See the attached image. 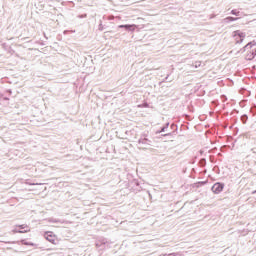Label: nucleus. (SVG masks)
Instances as JSON below:
<instances>
[{
	"label": "nucleus",
	"mask_w": 256,
	"mask_h": 256,
	"mask_svg": "<svg viewBox=\"0 0 256 256\" xmlns=\"http://www.w3.org/2000/svg\"><path fill=\"white\" fill-rule=\"evenodd\" d=\"M240 121H241V123H243V125H247V121H249V116L247 114H243L240 117Z\"/></svg>",
	"instance_id": "ddd939ff"
},
{
	"label": "nucleus",
	"mask_w": 256,
	"mask_h": 256,
	"mask_svg": "<svg viewBox=\"0 0 256 256\" xmlns=\"http://www.w3.org/2000/svg\"><path fill=\"white\" fill-rule=\"evenodd\" d=\"M44 37H45V39H49V37H47V34H45V33H44Z\"/></svg>",
	"instance_id": "c756f323"
},
{
	"label": "nucleus",
	"mask_w": 256,
	"mask_h": 256,
	"mask_svg": "<svg viewBox=\"0 0 256 256\" xmlns=\"http://www.w3.org/2000/svg\"><path fill=\"white\" fill-rule=\"evenodd\" d=\"M20 243H21V245H26V246H28L29 247V241H27V239H22V240H20Z\"/></svg>",
	"instance_id": "f3484780"
},
{
	"label": "nucleus",
	"mask_w": 256,
	"mask_h": 256,
	"mask_svg": "<svg viewBox=\"0 0 256 256\" xmlns=\"http://www.w3.org/2000/svg\"><path fill=\"white\" fill-rule=\"evenodd\" d=\"M232 37L235 39L238 45H241V43L245 41V37H247V34H245V32H242L241 30H235L232 34Z\"/></svg>",
	"instance_id": "f257e3e1"
},
{
	"label": "nucleus",
	"mask_w": 256,
	"mask_h": 256,
	"mask_svg": "<svg viewBox=\"0 0 256 256\" xmlns=\"http://www.w3.org/2000/svg\"><path fill=\"white\" fill-rule=\"evenodd\" d=\"M27 185H41V183H31V182H27Z\"/></svg>",
	"instance_id": "a878e982"
},
{
	"label": "nucleus",
	"mask_w": 256,
	"mask_h": 256,
	"mask_svg": "<svg viewBox=\"0 0 256 256\" xmlns=\"http://www.w3.org/2000/svg\"><path fill=\"white\" fill-rule=\"evenodd\" d=\"M44 238L46 241H49V243H52V245H57V235L52 231L44 232Z\"/></svg>",
	"instance_id": "20e7f679"
},
{
	"label": "nucleus",
	"mask_w": 256,
	"mask_h": 256,
	"mask_svg": "<svg viewBox=\"0 0 256 256\" xmlns=\"http://www.w3.org/2000/svg\"><path fill=\"white\" fill-rule=\"evenodd\" d=\"M28 247H37V244H35L33 242H29Z\"/></svg>",
	"instance_id": "5701e85b"
},
{
	"label": "nucleus",
	"mask_w": 256,
	"mask_h": 256,
	"mask_svg": "<svg viewBox=\"0 0 256 256\" xmlns=\"http://www.w3.org/2000/svg\"><path fill=\"white\" fill-rule=\"evenodd\" d=\"M31 228L27 224H17L12 230V233H29Z\"/></svg>",
	"instance_id": "f03ea898"
},
{
	"label": "nucleus",
	"mask_w": 256,
	"mask_h": 256,
	"mask_svg": "<svg viewBox=\"0 0 256 256\" xmlns=\"http://www.w3.org/2000/svg\"><path fill=\"white\" fill-rule=\"evenodd\" d=\"M250 53L254 56V58L256 57V48L253 49L252 51H250Z\"/></svg>",
	"instance_id": "b1692460"
},
{
	"label": "nucleus",
	"mask_w": 256,
	"mask_h": 256,
	"mask_svg": "<svg viewBox=\"0 0 256 256\" xmlns=\"http://www.w3.org/2000/svg\"><path fill=\"white\" fill-rule=\"evenodd\" d=\"M256 42L255 40L247 43L242 49H240V53H245V51H247V49H253V47H255Z\"/></svg>",
	"instance_id": "1a4fd4ad"
},
{
	"label": "nucleus",
	"mask_w": 256,
	"mask_h": 256,
	"mask_svg": "<svg viewBox=\"0 0 256 256\" xmlns=\"http://www.w3.org/2000/svg\"><path fill=\"white\" fill-rule=\"evenodd\" d=\"M231 115L232 116L239 115V110L233 109L232 112H231Z\"/></svg>",
	"instance_id": "aec40b11"
},
{
	"label": "nucleus",
	"mask_w": 256,
	"mask_h": 256,
	"mask_svg": "<svg viewBox=\"0 0 256 256\" xmlns=\"http://www.w3.org/2000/svg\"><path fill=\"white\" fill-rule=\"evenodd\" d=\"M230 15H235V17H239V15H241V12L237 9H233L231 10Z\"/></svg>",
	"instance_id": "4468645a"
},
{
	"label": "nucleus",
	"mask_w": 256,
	"mask_h": 256,
	"mask_svg": "<svg viewBox=\"0 0 256 256\" xmlns=\"http://www.w3.org/2000/svg\"><path fill=\"white\" fill-rule=\"evenodd\" d=\"M233 123H237V119H234V120H233Z\"/></svg>",
	"instance_id": "7c9ffc66"
},
{
	"label": "nucleus",
	"mask_w": 256,
	"mask_h": 256,
	"mask_svg": "<svg viewBox=\"0 0 256 256\" xmlns=\"http://www.w3.org/2000/svg\"><path fill=\"white\" fill-rule=\"evenodd\" d=\"M118 29H124L125 31H130L131 33H133V31H135V29H137V25L135 24H121L118 26Z\"/></svg>",
	"instance_id": "0eeeda50"
},
{
	"label": "nucleus",
	"mask_w": 256,
	"mask_h": 256,
	"mask_svg": "<svg viewBox=\"0 0 256 256\" xmlns=\"http://www.w3.org/2000/svg\"><path fill=\"white\" fill-rule=\"evenodd\" d=\"M8 243H12V244H15V242H8Z\"/></svg>",
	"instance_id": "473e14b6"
},
{
	"label": "nucleus",
	"mask_w": 256,
	"mask_h": 256,
	"mask_svg": "<svg viewBox=\"0 0 256 256\" xmlns=\"http://www.w3.org/2000/svg\"><path fill=\"white\" fill-rule=\"evenodd\" d=\"M230 129H233V126H231Z\"/></svg>",
	"instance_id": "72a5a7b5"
},
{
	"label": "nucleus",
	"mask_w": 256,
	"mask_h": 256,
	"mask_svg": "<svg viewBox=\"0 0 256 256\" xmlns=\"http://www.w3.org/2000/svg\"><path fill=\"white\" fill-rule=\"evenodd\" d=\"M140 137H145V138H147V134H141Z\"/></svg>",
	"instance_id": "c85d7f7f"
},
{
	"label": "nucleus",
	"mask_w": 256,
	"mask_h": 256,
	"mask_svg": "<svg viewBox=\"0 0 256 256\" xmlns=\"http://www.w3.org/2000/svg\"><path fill=\"white\" fill-rule=\"evenodd\" d=\"M36 43H39V45H41L42 47L45 46L44 42H36Z\"/></svg>",
	"instance_id": "cd10ccee"
},
{
	"label": "nucleus",
	"mask_w": 256,
	"mask_h": 256,
	"mask_svg": "<svg viewBox=\"0 0 256 256\" xmlns=\"http://www.w3.org/2000/svg\"><path fill=\"white\" fill-rule=\"evenodd\" d=\"M131 185H133L134 188V191L136 192H140L143 190V188L141 187V184L139 183V180L138 179H133L131 181Z\"/></svg>",
	"instance_id": "6e6552de"
},
{
	"label": "nucleus",
	"mask_w": 256,
	"mask_h": 256,
	"mask_svg": "<svg viewBox=\"0 0 256 256\" xmlns=\"http://www.w3.org/2000/svg\"><path fill=\"white\" fill-rule=\"evenodd\" d=\"M138 145H151V140L145 137H140L138 139Z\"/></svg>",
	"instance_id": "9d476101"
},
{
	"label": "nucleus",
	"mask_w": 256,
	"mask_h": 256,
	"mask_svg": "<svg viewBox=\"0 0 256 256\" xmlns=\"http://www.w3.org/2000/svg\"><path fill=\"white\" fill-rule=\"evenodd\" d=\"M50 223H61V220H59L57 218H51Z\"/></svg>",
	"instance_id": "6ab92c4d"
},
{
	"label": "nucleus",
	"mask_w": 256,
	"mask_h": 256,
	"mask_svg": "<svg viewBox=\"0 0 256 256\" xmlns=\"http://www.w3.org/2000/svg\"><path fill=\"white\" fill-rule=\"evenodd\" d=\"M169 125L170 123L167 122L165 125H163L160 130L156 131V135H159V133H165L167 131V129H169Z\"/></svg>",
	"instance_id": "9b49d317"
},
{
	"label": "nucleus",
	"mask_w": 256,
	"mask_h": 256,
	"mask_svg": "<svg viewBox=\"0 0 256 256\" xmlns=\"http://www.w3.org/2000/svg\"><path fill=\"white\" fill-rule=\"evenodd\" d=\"M223 189H225V183H223V182H216L211 187V191H212V193H214V195H219V193L223 192Z\"/></svg>",
	"instance_id": "7ed1b4c3"
},
{
	"label": "nucleus",
	"mask_w": 256,
	"mask_h": 256,
	"mask_svg": "<svg viewBox=\"0 0 256 256\" xmlns=\"http://www.w3.org/2000/svg\"><path fill=\"white\" fill-rule=\"evenodd\" d=\"M233 21H239V18L233 17V16H228L223 19L224 23H233Z\"/></svg>",
	"instance_id": "f8f14e48"
},
{
	"label": "nucleus",
	"mask_w": 256,
	"mask_h": 256,
	"mask_svg": "<svg viewBox=\"0 0 256 256\" xmlns=\"http://www.w3.org/2000/svg\"><path fill=\"white\" fill-rule=\"evenodd\" d=\"M163 256H179V253H170V254H164Z\"/></svg>",
	"instance_id": "4be33fe9"
},
{
	"label": "nucleus",
	"mask_w": 256,
	"mask_h": 256,
	"mask_svg": "<svg viewBox=\"0 0 256 256\" xmlns=\"http://www.w3.org/2000/svg\"><path fill=\"white\" fill-rule=\"evenodd\" d=\"M253 59H255V57L253 56V54L251 52H249L247 55H246V60L247 61H253Z\"/></svg>",
	"instance_id": "dca6fc26"
},
{
	"label": "nucleus",
	"mask_w": 256,
	"mask_h": 256,
	"mask_svg": "<svg viewBox=\"0 0 256 256\" xmlns=\"http://www.w3.org/2000/svg\"><path fill=\"white\" fill-rule=\"evenodd\" d=\"M78 19H87V14L78 15Z\"/></svg>",
	"instance_id": "412c9836"
},
{
	"label": "nucleus",
	"mask_w": 256,
	"mask_h": 256,
	"mask_svg": "<svg viewBox=\"0 0 256 256\" xmlns=\"http://www.w3.org/2000/svg\"><path fill=\"white\" fill-rule=\"evenodd\" d=\"M97 249H101V251L105 249H111V246H109V243L107 242V239L101 238L96 242Z\"/></svg>",
	"instance_id": "39448f33"
},
{
	"label": "nucleus",
	"mask_w": 256,
	"mask_h": 256,
	"mask_svg": "<svg viewBox=\"0 0 256 256\" xmlns=\"http://www.w3.org/2000/svg\"><path fill=\"white\" fill-rule=\"evenodd\" d=\"M171 132H168L166 134H162V137H175L177 135V131H179V126L175 123H172L170 125Z\"/></svg>",
	"instance_id": "423d86ee"
},
{
	"label": "nucleus",
	"mask_w": 256,
	"mask_h": 256,
	"mask_svg": "<svg viewBox=\"0 0 256 256\" xmlns=\"http://www.w3.org/2000/svg\"><path fill=\"white\" fill-rule=\"evenodd\" d=\"M167 79H169V74L165 77V79L162 81V83H165V81H167Z\"/></svg>",
	"instance_id": "bb28decb"
},
{
	"label": "nucleus",
	"mask_w": 256,
	"mask_h": 256,
	"mask_svg": "<svg viewBox=\"0 0 256 256\" xmlns=\"http://www.w3.org/2000/svg\"><path fill=\"white\" fill-rule=\"evenodd\" d=\"M255 193H256V190H254V191L252 192V195H255Z\"/></svg>",
	"instance_id": "2f4dec72"
},
{
	"label": "nucleus",
	"mask_w": 256,
	"mask_h": 256,
	"mask_svg": "<svg viewBox=\"0 0 256 256\" xmlns=\"http://www.w3.org/2000/svg\"><path fill=\"white\" fill-rule=\"evenodd\" d=\"M195 185H196L197 188L205 187V185H207V181H199Z\"/></svg>",
	"instance_id": "2eb2a0df"
},
{
	"label": "nucleus",
	"mask_w": 256,
	"mask_h": 256,
	"mask_svg": "<svg viewBox=\"0 0 256 256\" xmlns=\"http://www.w3.org/2000/svg\"><path fill=\"white\" fill-rule=\"evenodd\" d=\"M221 99H222V101H227V96L222 95V96H221Z\"/></svg>",
	"instance_id": "393cba45"
},
{
	"label": "nucleus",
	"mask_w": 256,
	"mask_h": 256,
	"mask_svg": "<svg viewBox=\"0 0 256 256\" xmlns=\"http://www.w3.org/2000/svg\"><path fill=\"white\" fill-rule=\"evenodd\" d=\"M105 27L103 26V22L100 20V24L98 26V31H104Z\"/></svg>",
	"instance_id": "a211bd4d"
}]
</instances>
